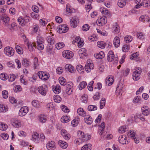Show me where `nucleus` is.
I'll use <instances>...</instances> for the list:
<instances>
[{"mask_svg":"<svg viewBox=\"0 0 150 150\" xmlns=\"http://www.w3.org/2000/svg\"><path fill=\"white\" fill-rule=\"evenodd\" d=\"M107 59L109 62H111L112 61L117 63L118 61V58L117 57H115L114 53L112 51H109L108 54Z\"/></svg>","mask_w":150,"mask_h":150,"instance_id":"nucleus-1","label":"nucleus"},{"mask_svg":"<svg viewBox=\"0 0 150 150\" xmlns=\"http://www.w3.org/2000/svg\"><path fill=\"white\" fill-rule=\"evenodd\" d=\"M38 90L40 94L45 96L46 95L47 91V86L46 85H43L41 86H39Z\"/></svg>","mask_w":150,"mask_h":150,"instance_id":"nucleus-2","label":"nucleus"},{"mask_svg":"<svg viewBox=\"0 0 150 150\" xmlns=\"http://www.w3.org/2000/svg\"><path fill=\"white\" fill-rule=\"evenodd\" d=\"M30 17L28 16H26L24 18L20 17L18 19V21L22 25H24L25 23H28L30 21Z\"/></svg>","mask_w":150,"mask_h":150,"instance_id":"nucleus-3","label":"nucleus"},{"mask_svg":"<svg viewBox=\"0 0 150 150\" xmlns=\"http://www.w3.org/2000/svg\"><path fill=\"white\" fill-rule=\"evenodd\" d=\"M73 84L72 82H70L67 83L66 85L65 92L68 95H70L72 93L73 91Z\"/></svg>","mask_w":150,"mask_h":150,"instance_id":"nucleus-4","label":"nucleus"},{"mask_svg":"<svg viewBox=\"0 0 150 150\" xmlns=\"http://www.w3.org/2000/svg\"><path fill=\"white\" fill-rule=\"evenodd\" d=\"M4 52L7 55L11 56L14 54V50L13 49L9 46L6 47L4 50Z\"/></svg>","mask_w":150,"mask_h":150,"instance_id":"nucleus-5","label":"nucleus"},{"mask_svg":"<svg viewBox=\"0 0 150 150\" xmlns=\"http://www.w3.org/2000/svg\"><path fill=\"white\" fill-rule=\"evenodd\" d=\"M38 74L39 78L43 80H46L48 79L50 77V75L49 74H47L42 71L38 72Z\"/></svg>","mask_w":150,"mask_h":150,"instance_id":"nucleus-6","label":"nucleus"},{"mask_svg":"<svg viewBox=\"0 0 150 150\" xmlns=\"http://www.w3.org/2000/svg\"><path fill=\"white\" fill-rule=\"evenodd\" d=\"M46 147L48 150H54L56 148L55 142L52 141L48 142L46 144Z\"/></svg>","mask_w":150,"mask_h":150,"instance_id":"nucleus-7","label":"nucleus"},{"mask_svg":"<svg viewBox=\"0 0 150 150\" xmlns=\"http://www.w3.org/2000/svg\"><path fill=\"white\" fill-rule=\"evenodd\" d=\"M62 55L64 57L69 59L73 57L72 52L69 50H64L63 52Z\"/></svg>","mask_w":150,"mask_h":150,"instance_id":"nucleus-8","label":"nucleus"},{"mask_svg":"<svg viewBox=\"0 0 150 150\" xmlns=\"http://www.w3.org/2000/svg\"><path fill=\"white\" fill-rule=\"evenodd\" d=\"M78 137L82 140V141L83 142L86 141L90 139V137H88V138L87 139L84 133L81 131H78Z\"/></svg>","mask_w":150,"mask_h":150,"instance_id":"nucleus-9","label":"nucleus"},{"mask_svg":"<svg viewBox=\"0 0 150 150\" xmlns=\"http://www.w3.org/2000/svg\"><path fill=\"white\" fill-rule=\"evenodd\" d=\"M105 18L104 16L99 18L97 21V23L100 26L103 25L107 22V20L105 19Z\"/></svg>","mask_w":150,"mask_h":150,"instance_id":"nucleus-10","label":"nucleus"},{"mask_svg":"<svg viewBox=\"0 0 150 150\" xmlns=\"http://www.w3.org/2000/svg\"><path fill=\"white\" fill-rule=\"evenodd\" d=\"M28 112V108L27 107H22L19 112V115L21 116H24Z\"/></svg>","mask_w":150,"mask_h":150,"instance_id":"nucleus-11","label":"nucleus"},{"mask_svg":"<svg viewBox=\"0 0 150 150\" xmlns=\"http://www.w3.org/2000/svg\"><path fill=\"white\" fill-rule=\"evenodd\" d=\"M118 141L120 144H127L128 143L126 137L123 135L120 136L118 138Z\"/></svg>","mask_w":150,"mask_h":150,"instance_id":"nucleus-12","label":"nucleus"},{"mask_svg":"<svg viewBox=\"0 0 150 150\" xmlns=\"http://www.w3.org/2000/svg\"><path fill=\"white\" fill-rule=\"evenodd\" d=\"M141 74V71H137V73L133 72L132 74L133 79L134 80L137 81L140 78V75Z\"/></svg>","mask_w":150,"mask_h":150,"instance_id":"nucleus-13","label":"nucleus"},{"mask_svg":"<svg viewBox=\"0 0 150 150\" xmlns=\"http://www.w3.org/2000/svg\"><path fill=\"white\" fill-rule=\"evenodd\" d=\"M39 139V135L36 132H34L32 135V140L35 142L38 143Z\"/></svg>","mask_w":150,"mask_h":150,"instance_id":"nucleus-14","label":"nucleus"},{"mask_svg":"<svg viewBox=\"0 0 150 150\" xmlns=\"http://www.w3.org/2000/svg\"><path fill=\"white\" fill-rule=\"evenodd\" d=\"M112 32L115 34H117L120 31V28L117 23H115L113 25Z\"/></svg>","mask_w":150,"mask_h":150,"instance_id":"nucleus-15","label":"nucleus"},{"mask_svg":"<svg viewBox=\"0 0 150 150\" xmlns=\"http://www.w3.org/2000/svg\"><path fill=\"white\" fill-rule=\"evenodd\" d=\"M33 64L34 69H38L39 64L38 63V60L37 58L35 57L33 59Z\"/></svg>","mask_w":150,"mask_h":150,"instance_id":"nucleus-16","label":"nucleus"},{"mask_svg":"<svg viewBox=\"0 0 150 150\" xmlns=\"http://www.w3.org/2000/svg\"><path fill=\"white\" fill-rule=\"evenodd\" d=\"M86 49L84 48H81L79 51V54L80 58L81 59H83L84 56H82V54H83L85 56H87V54L85 52Z\"/></svg>","mask_w":150,"mask_h":150,"instance_id":"nucleus-17","label":"nucleus"},{"mask_svg":"<svg viewBox=\"0 0 150 150\" xmlns=\"http://www.w3.org/2000/svg\"><path fill=\"white\" fill-rule=\"evenodd\" d=\"M65 69L66 71H68L71 73H73L74 69V67L71 64H67L65 66Z\"/></svg>","mask_w":150,"mask_h":150,"instance_id":"nucleus-18","label":"nucleus"},{"mask_svg":"<svg viewBox=\"0 0 150 150\" xmlns=\"http://www.w3.org/2000/svg\"><path fill=\"white\" fill-rule=\"evenodd\" d=\"M59 29L60 30L59 32L61 33H65L67 32L69 30L68 28L66 25H64L61 27H59Z\"/></svg>","mask_w":150,"mask_h":150,"instance_id":"nucleus-19","label":"nucleus"},{"mask_svg":"<svg viewBox=\"0 0 150 150\" xmlns=\"http://www.w3.org/2000/svg\"><path fill=\"white\" fill-rule=\"evenodd\" d=\"M142 110L143 114L145 116H147L149 114V110L146 106H143L142 108Z\"/></svg>","mask_w":150,"mask_h":150,"instance_id":"nucleus-20","label":"nucleus"},{"mask_svg":"<svg viewBox=\"0 0 150 150\" xmlns=\"http://www.w3.org/2000/svg\"><path fill=\"white\" fill-rule=\"evenodd\" d=\"M84 121L87 124L90 125L93 122V120L92 118L89 115H86L85 116Z\"/></svg>","mask_w":150,"mask_h":150,"instance_id":"nucleus-21","label":"nucleus"},{"mask_svg":"<svg viewBox=\"0 0 150 150\" xmlns=\"http://www.w3.org/2000/svg\"><path fill=\"white\" fill-rule=\"evenodd\" d=\"M2 20L7 26L9 25L8 23L10 21L9 18L6 15L4 14L2 16Z\"/></svg>","mask_w":150,"mask_h":150,"instance_id":"nucleus-22","label":"nucleus"},{"mask_svg":"<svg viewBox=\"0 0 150 150\" xmlns=\"http://www.w3.org/2000/svg\"><path fill=\"white\" fill-rule=\"evenodd\" d=\"M52 90L54 93L58 94L60 92L61 90L59 85H57L55 86H54L52 87Z\"/></svg>","mask_w":150,"mask_h":150,"instance_id":"nucleus-23","label":"nucleus"},{"mask_svg":"<svg viewBox=\"0 0 150 150\" xmlns=\"http://www.w3.org/2000/svg\"><path fill=\"white\" fill-rule=\"evenodd\" d=\"M120 43V38L117 36L115 37L113 40V43L115 46L116 47H119Z\"/></svg>","mask_w":150,"mask_h":150,"instance_id":"nucleus-24","label":"nucleus"},{"mask_svg":"<svg viewBox=\"0 0 150 150\" xmlns=\"http://www.w3.org/2000/svg\"><path fill=\"white\" fill-rule=\"evenodd\" d=\"M94 56L97 59H101L104 57L105 54L104 52L101 51L99 53L94 54Z\"/></svg>","mask_w":150,"mask_h":150,"instance_id":"nucleus-25","label":"nucleus"},{"mask_svg":"<svg viewBox=\"0 0 150 150\" xmlns=\"http://www.w3.org/2000/svg\"><path fill=\"white\" fill-rule=\"evenodd\" d=\"M8 110V106L6 105L0 104V112H5Z\"/></svg>","mask_w":150,"mask_h":150,"instance_id":"nucleus-26","label":"nucleus"},{"mask_svg":"<svg viewBox=\"0 0 150 150\" xmlns=\"http://www.w3.org/2000/svg\"><path fill=\"white\" fill-rule=\"evenodd\" d=\"M77 19L75 18H73L70 19V22L71 25L73 27H76L77 23Z\"/></svg>","mask_w":150,"mask_h":150,"instance_id":"nucleus-27","label":"nucleus"},{"mask_svg":"<svg viewBox=\"0 0 150 150\" xmlns=\"http://www.w3.org/2000/svg\"><path fill=\"white\" fill-rule=\"evenodd\" d=\"M58 144L63 149H65L67 146V144L64 141L59 140L58 142Z\"/></svg>","mask_w":150,"mask_h":150,"instance_id":"nucleus-28","label":"nucleus"},{"mask_svg":"<svg viewBox=\"0 0 150 150\" xmlns=\"http://www.w3.org/2000/svg\"><path fill=\"white\" fill-rule=\"evenodd\" d=\"M77 113L79 115L85 116L86 115V112L84 111L82 108H79L77 110Z\"/></svg>","mask_w":150,"mask_h":150,"instance_id":"nucleus-29","label":"nucleus"},{"mask_svg":"<svg viewBox=\"0 0 150 150\" xmlns=\"http://www.w3.org/2000/svg\"><path fill=\"white\" fill-rule=\"evenodd\" d=\"M114 80L111 77H109L108 79L106 78L105 83L106 84L108 83V86H111L113 83Z\"/></svg>","mask_w":150,"mask_h":150,"instance_id":"nucleus-30","label":"nucleus"},{"mask_svg":"<svg viewBox=\"0 0 150 150\" xmlns=\"http://www.w3.org/2000/svg\"><path fill=\"white\" fill-rule=\"evenodd\" d=\"M126 4L125 0H119L117 3L118 6L120 8H123Z\"/></svg>","mask_w":150,"mask_h":150,"instance_id":"nucleus-31","label":"nucleus"},{"mask_svg":"<svg viewBox=\"0 0 150 150\" xmlns=\"http://www.w3.org/2000/svg\"><path fill=\"white\" fill-rule=\"evenodd\" d=\"M39 117V121L41 123H44L46 122L47 120V117L44 115H41Z\"/></svg>","mask_w":150,"mask_h":150,"instance_id":"nucleus-32","label":"nucleus"},{"mask_svg":"<svg viewBox=\"0 0 150 150\" xmlns=\"http://www.w3.org/2000/svg\"><path fill=\"white\" fill-rule=\"evenodd\" d=\"M8 128L7 125L4 123L0 122V130H6Z\"/></svg>","mask_w":150,"mask_h":150,"instance_id":"nucleus-33","label":"nucleus"},{"mask_svg":"<svg viewBox=\"0 0 150 150\" xmlns=\"http://www.w3.org/2000/svg\"><path fill=\"white\" fill-rule=\"evenodd\" d=\"M64 43L62 42H59L57 43L55 45V47L57 50H59L64 47Z\"/></svg>","mask_w":150,"mask_h":150,"instance_id":"nucleus-34","label":"nucleus"},{"mask_svg":"<svg viewBox=\"0 0 150 150\" xmlns=\"http://www.w3.org/2000/svg\"><path fill=\"white\" fill-rule=\"evenodd\" d=\"M12 125L14 127L16 128H18L19 127H20L21 125L20 121L18 120H15L12 123Z\"/></svg>","mask_w":150,"mask_h":150,"instance_id":"nucleus-35","label":"nucleus"},{"mask_svg":"<svg viewBox=\"0 0 150 150\" xmlns=\"http://www.w3.org/2000/svg\"><path fill=\"white\" fill-rule=\"evenodd\" d=\"M53 35H52V36L48 37L47 38V40L50 45L53 44L54 42V40L52 36Z\"/></svg>","mask_w":150,"mask_h":150,"instance_id":"nucleus-36","label":"nucleus"},{"mask_svg":"<svg viewBox=\"0 0 150 150\" xmlns=\"http://www.w3.org/2000/svg\"><path fill=\"white\" fill-rule=\"evenodd\" d=\"M105 45L106 44L103 41H98L97 43L98 46L101 49L104 48Z\"/></svg>","mask_w":150,"mask_h":150,"instance_id":"nucleus-37","label":"nucleus"},{"mask_svg":"<svg viewBox=\"0 0 150 150\" xmlns=\"http://www.w3.org/2000/svg\"><path fill=\"white\" fill-rule=\"evenodd\" d=\"M91 144H86L82 147L81 150H91Z\"/></svg>","mask_w":150,"mask_h":150,"instance_id":"nucleus-38","label":"nucleus"},{"mask_svg":"<svg viewBox=\"0 0 150 150\" xmlns=\"http://www.w3.org/2000/svg\"><path fill=\"white\" fill-rule=\"evenodd\" d=\"M59 83L62 86H64L66 83V80L63 77H60L59 79Z\"/></svg>","mask_w":150,"mask_h":150,"instance_id":"nucleus-39","label":"nucleus"},{"mask_svg":"<svg viewBox=\"0 0 150 150\" xmlns=\"http://www.w3.org/2000/svg\"><path fill=\"white\" fill-rule=\"evenodd\" d=\"M30 62L26 59H24L22 61V65L25 67H28L30 65Z\"/></svg>","mask_w":150,"mask_h":150,"instance_id":"nucleus-40","label":"nucleus"},{"mask_svg":"<svg viewBox=\"0 0 150 150\" xmlns=\"http://www.w3.org/2000/svg\"><path fill=\"white\" fill-rule=\"evenodd\" d=\"M128 129L125 126H122L120 127L119 129V132L120 133H123L127 131Z\"/></svg>","mask_w":150,"mask_h":150,"instance_id":"nucleus-41","label":"nucleus"},{"mask_svg":"<svg viewBox=\"0 0 150 150\" xmlns=\"http://www.w3.org/2000/svg\"><path fill=\"white\" fill-rule=\"evenodd\" d=\"M87 83L85 81L81 82L79 85V88L80 90H81L83 88L86 87Z\"/></svg>","mask_w":150,"mask_h":150,"instance_id":"nucleus-42","label":"nucleus"},{"mask_svg":"<svg viewBox=\"0 0 150 150\" xmlns=\"http://www.w3.org/2000/svg\"><path fill=\"white\" fill-rule=\"evenodd\" d=\"M36 44L35 43H32L30 44L27 43V46L29 50L30 51H33V47H35Z\"/></svg>","mask_w":150,"mask_h":150,"instance_id":"nucleus-43","label":"nucleus"},{"mask_svg":"<svg viewBox=\"0 0 150 150\" xmlns=\"http://www.w3.org/2000/svg\"><path fill=\"white\" fill-rule=\"evenodd\" d=\"M97 108L96 105H90L88 107V109L89 111H95L97 109Z\"/></svg>","mask_w":150,"mask_h":150,"instance_id":"nucleus-44","label":"nucleus"},{"mask_svg":"<svg viewBox=\"0 0 150 150\" xmlns=\"http://www.w3.org/2000/svg\"><path fill=\"white\" fill-rule=\"evenodd\" d=\"M16 51L20 54H21L23 53V51L22 48L18 45H16L15 47Z\"/></svg>","mask_w":150,"mask_h":150,"instance_id":"nucleus-45","label":"nucleus"},{"mask_svg":"<svg viewBox=\"0 0 150 150\" xmlns=\"http://www.w3.org/2000/svg\"><path fill=\"white\" fill-rule=\"evenodd\" d=\"M76 68L77 71L80 73H81L83 72V67L81 65H79L77 66Z\"/></svg>","mask_w":150,"mask_h":150,"instance_id":"nucleus-46","label":"nucleus"},{"mask_svg":"<svg viewBox=\"0 0 150 150\" xmlns=\"http://www.w3.org/2000/svg\"><path fill=\"white\" fill-rule=\"evenodd\" d=\"M105 16V18H109L110 17L111 15L110 14V13L107 10H106V9H105V11H104L103 13Z\"/></svg>","mask_w":150,"mask_h":150,"instance_id":"nucleus-47","label":"nucleus"},{"mask_svg":"<svg viewBox=\"0 0 150 150\" xmlns=\"http://www.w3.org/2000/svg\"><path fill=\"white\" fill-rule=\"evenodd\" d=\"M142 6L145 7H146L150 6V1H144L142 3Z\"/></svg>","mask_w":150,"mask_h":150,"instance_id":"nucleus-48","label":"nucleus"},{"mask_svg":"<svg viewBox=\"0 0 150 150\" xmlns=\"http://www.w3.org/2000/svg\"><path fill=\"white\" fill-rule=\"evenodd\" d=\"M69 117L66 116L62 117L61 118V120L62 122H67L69 121Z\"/></svg>","mask_w":150,"mask_h":150,"instance_id":"nucleus-49","label":"nucleus"},{"mask_svg":"<svg viewBox=\"0 0 150 150\" xmlns=\"http://www.w3.org/2000/svg\"><path fill=\"white\" fill-rule=\"evenodd\" d=\"M132 40V38L131 36L127 35L124 38L125 41L126 43H128L131 42Z\"/></svg>","mask_w":150,"mask_h":150,"instance_id":"nucleus-50","label":"nucleus"},{"mask_svg":"<svg viewBox=\"0 0 150 150\" xmlns=\"http://www.w3.org/2000/svg\"><path fill=\"white\" fill-rule=\"evenodd\" d=\"M47 108L50 110H52L54 109V106L52 103H50L47 105Z\"/></svg>","mask_w":150,"mask_h":150,"instance_id":"nucleus-51","label":"nucleus"},{"mask_svg":"<svg viewBox=\"0 0 150 150\" xmlns=\"http://www.w3.org/2000/svg\"><path fill=\"white\" fill-rule=\"evenodd\" d=\"M37 48L38 50H41L43 49L44 46L43 43H37Z\"/></svg>","mask_w":150,"mask_h":150,"instance_id":"nucleus-52","label":"nucleus"},{"mask_svg":"<svg viewBox=\"0 0 150 150\" xmlns=\"http://www.w3.org/2000/svg\"><path fill=\"white\" fill-rule=\"evenodd\" d=\"M129 47L127 45H124L122 47V50L124 52L127 51L129 49Z\"/></svg>","mask_w":150,"mask_h":150,"instance_id":"nucleus-53","label":"nucleus"},{"mask_svg":"<svg viewBox=\"0 0 150 150\" xmlns=\"http://www.w3.org/2000/svg\"><path fill=\"white\" fill-rule=\"evenodd\" d=\"M7 75H6L4 73H2L0 74V78L3 80H5L7 79Z\"/></svg>","mask_w":150,"mask_h":150,"instance_id":"nucleus-54","label":"nucleus"},{"mask_svg":"<svg viewBox=\"0 0 150 150\" xmlns=\"http://www.w3.org/2000/svg\"><path fill=\"white\" fill-rule=\"evenodd\" d=\"M31 17L34 19H38L39 15L35 13V12H32L30 13Z\"/></svg>","mask_w":150,"mask_h":150,"instance_id":"nucleus-55","label":"nucleus"},{"mask_svg":"<svg viewBox=\"0 0 150 150\" xmlns=\"http://www.w3.org/2000/svg\"><path fill=\"white\" fill-rule=\"evenodd\" d=\"M14 91L16 92L20 91L21 90V88L20 86L18 85L15 86L13 89Z\"/></svg>","mask_w":150,"mask_h":150,"instance_id":"nucleus-56","label":"nucleus"},{"mask_svg":"<svg viewBox=\"0 0 150 150\" xmlns=\"http://www.w3.org/2000/svg\"><path fill=\"white\" fill-rule=\"evenodd\" d=\"M137 37L139 39H143L144 38V35L142 33L138 32L137 33Z\"/></svg>","mask_w":150,"mask_h":150,"instance_id":"nucleus-57","label":"nucleus"},{"mask_svg":"<svg viewBox=\"0 0 150 150\" xmlns=\"http://www.w3.org/2000/svg\"><path fill=\"white\" fill-rule=\"evenodd\" d=\"M43 39L42 37L40 36L37 37V43H43Z\"/></svg>","mask_w":150,"mask_h":150,"instance_id":"nucleus-58","label":"nucleus"},{"mask_svg":"<svg viewBox=\"0 0 150 150\" xmlns=\"http://www.w3.org/2000/svg\"><path fill=\"white\" fill-rule=\"evenodd\" d=\"M3 97L4 98H6L8 97V93L7 91L4 90L2 92Z\"/></svg>","mask_w":150,"mask_h":150,"instance_id":"nucleus-59","label":"nucleus"},{"mask_svg":"<svg viewBox=\"0 0 150 150\" xmlns=\"http://www.w3.org/2000/svg\"><path fill=\"white\" fill-rule=\"evenodd\" d=\"M16 26V24L15 23H12L11 25L10 26L8 27L9 28L11 32L13 31L15 27Z\"/></svg>","mask_w":150,"mask_h":150,"instance_id":"nucleus-60","label":"nucleus"},{"mask_svg":"<svg viewBox=\"0 0 150 150\" xmlns=\"http://www.w3.org/2000/svg\"><path fill=\"white\" fill-rule=\"evenodd\" d=\"M79 123L78 120L75 119H74L71 122V124L73 127H75L77 126Z\"/></svg>","mask_w":150,"mask_h":150,"instance_id":"nucleus-61","label":"nucleus"},{"mask_svg":"<svg viewBox=\"0 0 150 150\" xmlns=\"http://www.w3.org/2000/svg\"><path fill=\"white\" fill-rule=\"evenodd\" d=\"M62 110L64 111V112L66 113H68L69 111L68 108L64 105H63L62 106Z\"/></svg>","mask_w":150,"mask_h":150,"instance_id":"nucleus-62","label":"nucleus"},{"mask_svg":"<svg viewBox=\"0 0 150 150\" xmlns=\"http://www.w3.org/2000/svg\"><path fill=\"white\" fill-rule=\"evenodd\" d=\"M89 26L87 24L84 25L82 27L83 31H87L89 29Z\"/></svg>","mask_w":150,"mask_h":150,"instance_id":"nucleus-63","label":"nucleus"},{"mask_svg":"<svg viewBox=\"0 0 150 150\" xmlns=\"http://www.w3.org/2000/svg\"><path fill=\"white\" fill-rule=\"evenodd\" d=\"M32 104L34 107H38L39 106V105L38 104V102L36 100H33L32 101Z\"/></svg>","mask_w":150,"mask_h":150,"instance_id":"nucleus-64","label":"nucleus"}]
</instances>
